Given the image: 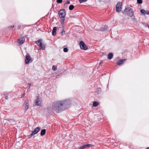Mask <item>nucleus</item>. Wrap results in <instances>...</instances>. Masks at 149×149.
Segmentation results:
<instances>
[{"label": "nucleus", "instance_id": "nucleus-31", "mask_svg": "<svg viewBox=\"0 0 149 149\" xmlns=\"http://www.w3.org/2000/svg\"><path fill=\"white\" fill-rule=\"evenodd\" d=\"M146 14L147 15H149V11L148 10L146 11Z\"/></svg>", "mask_w": 149, "mask_h": 149}, {"label": "nucleus", "instance_id": "nucleus-2", "mask_svg": "<svg viewBox=\"0 0 149 149\" xmlns=\"http://www.w3.org/2000/svg\"><path fill=\"white\" fill-rule=\"evenodd\" d=\"M124 11L125 12L127 13L129 15L130 17L133 16L134 13L132 9L128 7L125 8L124 10Z\"/></svg>", "mask_w": 149, "mask_h": 149}, {"label": "nucleus", "instance_id": "nucleus-28", "mask_svg": "<svg viewBox=\"0 0 149 149\" xmlns=\"http://www.w3.org/2000/svg\"><path fill=\"white\" fill-rule=\"evenodd\" d=\"M62 0H57L56 2L58 3H61L62 2Z\"/></svg>", "mask_w": 149, "mask_h": 149}, {"label": "nucleus", "instance_id": "nucleus-26", "mask_svg": "<svg viewBox=\"0 0 149 149\" xmlns=\"http://www.w3.org/2000/svg\"><path fill=\"white\" fill-rule=\"evenodd\" d=\"M87 0H79V1L80 3H82L83 2H86Z\"/></svg>", "mask_w": 149, "mask_h": 149}, {"label": "nucleus", "instance_id": "nucleus-14", "mask_svg": "<svg viewBox=\"0 0 149 149\" xmlns=\"http://www.w3.org/2000/svg\"><path fill=\"white\" fill-rule=\"evenodd\" d=\"M108 27L107 26H104L103 27L100 28V30L102 31H104L108 29Z\"/></svg>", "mask_w": 149, "mask_h": 149}, {"label": "nucleus", "instance_id": "nucleus-20", "mask_svg": "<svg viewBox=\"0 0 149 149\" xmlns=\"http://www.w3.org/2000/svg\"><path fill=\"white\" fill-rule=\"evenodd\" d=\"M99 103L98 102H97V101H94L93 104V106L94 107H96L98 106L99 105Z\"/></svg>", "mask_w": 149, "mask_h": 149}, {"label": "nucleus", "instance_id": "nucleus-32", "mask_svg": "<svg viewBox=\"0 0 149 149\" xmlns=\"http://www.w3.org/2000/svg\"><path fill=\"white\" fill-rule=\"evenodd\" d=\"M28 85L29 86V89L30 88V86H31V84L30 83H29L28 84Z\"/></svg>", "mask_w": 149, "mask_h": 149}, {"label": "nucleus", "instance_id": "nucleus-25", "mask_svg": "<svg viewBox=\"0 0 149 149\" xmlns=\"http://www.w3.org/2000/svg\"><path fill=\"white\" fill-rule=\"evenodd\" d=\"M57 69V67L54 65H53L52 67V70L54 71H56Z\"/></svg>", "mask_w": 149, "mask_h": 149}, {"label": "nucleus", "instance_id": "nucleus-7", "mask_svg": "<svg viewBox=\"0 0 149 149\" xmlns=\"http://www.w3.org/2000/svg\"><path fill=\"white\" fill-rule=\"evenodd\" d=\"M31 59V58L29 54L28 55H26L25 60V63L26 64L28 63Z\"/></svg>", "mask_w": 149, "mask_h": 149}, {"label": "nucleus", "instance_id": "nucleus-15", "mask_svg": "<svg viewBox=\"0 0 149 149\" xmlns=\"http://www.w3.org/2000/svg\"><path fill=\"white\" fill-rule=\"evenodd\" d=\"M108 27L107 26H104L103 27L100 28V30L102 31H104L108 29Z\"/></svg>", "mask_w": 149, "mask_h": 149}, {"label": "nucleus", "instance_id": "nucleus-30", "mask_svg": "<svg viewBox=\"0 0 149 149\" xmlns=\"http://www.w3.org/2000/svg\"><path fill=\"white\" fill-rule=\"evenodd\" d=\"M61 33L62 34H64L65 33V31L64 30H63L62 31Z\"/></svg>", "mask_w": 149, "mask_h": 149}, {"label": "nucleus", "instance_id": "nucleus-37", "mask_svg": "<svg viewBox=\"0 0 149 149\" xmlns=\"http://www.w3.org/2000/svg\"><path fill=\"white\" fill-rule=\"evenodd\" d=\"M101 63H100V64H101Z\"/></svg>", "mask_w": 149, "mask_h": 149}, {"label": "nucleus", "instance_id": "nucleus-13", "mask_svg": "<svg viewBox=\"0 0 149 149\" xmlns=\"http://www.w3.org/2000/svg\"><path fill=\"white\" fill-rule=\"evenodd\" d=\"M56 27H54L52 31V34L53 36H55L56 34Z\"/></svg>", "mask_w": 149, "mask_h": 149}, {"label": "nucleus", "instance_id": "nucleus-12", "mask_svg": "<svg viewBox=\"0 0 149 149\" xmlns=\"http://www.w3.org/2000/svg\"><path fill=\"white\" fill-rule=\"evenodd\" d=\"M125 60L123 59V60H119L117 63V64L119 65H120L122 64H123L124 62L125 61Z\"/></svg>", "mask_w": 149, "mask_h": 149}, {"label": "nucleus", "instance_id": "nucleus-3", "mask_svg": "<svg viewBox=\"0 0 149 149\" xmlns=\"http://www.w3.org/2000/svg\"><path fill=\"white\" fill-rule=\"evenodd\" d=\"M122 6V2H119L117 3L116 6V11L117 12H119L121 11Z\"/></svg>", "mask_w": 149, "mask_h": 149}, {"label": "nucleus", "instance_id": "nucleus-22", "mask_svg": "<svg viewBox=\"0 0 149 149\" xmlns=\"http://www.w3.org/2000/svg\"><path fill=\"white\" fill-rule=\"evenodd\" d=\"M70 3V1L69 0H67L66 2L64 4L63 6L67 7V6H66V4H69Z\"/></svg>", "mask_w": 149, "mask_h": 149}, {"label": "nucleus", "instance_id": "nucleus-27", "mask_svg": "<svg viewBox=\"0 0 149 149\" xmlns=\"http://www.w3.org/2000/svg\"><path fill=\"white\" fill-rule=\"evenodd\" d=\"M68 49L66 47L65 48L63 49V51L65 52H68Z\"/></svg>", "mask_w": 149, "mask_h": 149}, {"label": "nucleus", "instance_id": "nucleus-19", "mask_svg": "<svg viewBox=\"0 0 149 149\" xmlns=\"http://www.w3.org/2000/svg\"><path fill=\"white\" fill-rule=\"evenodd\" d=\"M42 40H39L36 42V43L38 46H39L42 43Z\"/></svg>", "mask_w": 149, "mask_h": 149}, {"label": "nucleus", "instance_id": "nucleus-4", "mask_svg": "<svg viewBox=\"0 0 149 149\" xmlns=\"http://www.w3.org/2000/svg\"><path fill=\"white\" fill-rule=\"evenodd\" d=\"M80 48L82 49L86 50L88 49V47L86 45L83 41H81L79 43Z\"/></svg>", "mask_w": 149, "mask_h": 149}, {"label": "nucleus", "instance_id": "nucleus-29", "mask_svg": "<svg viewBox=\"0 0 149 149\" xmlns=\"http://www.w3.org/2000/svg\"><path fill=\"white\" fill-rule=\"evenodd\" d=\"M137 2L138 3L141 4L142 3V0H137Z\"/></svg>", "mask_w": 149, "mask_h": 149}, {"label": "nucleus", "instance_id": "nucleus-36", "mask_svg": "<svg viewBox=\"0 0 149 149\" xmlns=\"http://www.w3.org/2000/svg\"><path fill=\"white\" fill-rule=\"evenodd\" d=\"M148 28L149 29V25L148 26Z\"/></svg>", "mask_w": 149, "mask_h": 149}, {"label": "nucleus", "instance_id": "nucleus-10", "mask_svg": "<svg viewBox=\"0 0 149 149\" xmlns=\"http://www.w3.org/2000/svg\"><path fill=\"white\" fill-rule=\"evenodd\" d=\"M29 101L28 100H25V109L26 110H27L29 108Z\"/></svg>", "mask_w": 149, "mask_h": 149}, {"label": "nucleus", "instance_id": "nucleus-5", "mask_svg": "<svg viewBox=\"0 0 149 149\" xmlns=\"http://www.w3.org/2000/svg\"><path fill=\"white\" fill-rule=\"evenodd\" d=\"M58 15L60 17H65L66 15L65 10L64 9L61 10L58 12Z\"/></svg>", "mask_w": 149, "mask_h": 149}, {"label": "nucleus", "instance_id": "nucleus-9", "mask_svg": "<svg viewBox=\"0 0 149 149\" xmlns=\"http://www.w3.org/2000/svg\"><path fill=\"white\" fill-rule=\"evenodd\" d=\"M92 145L90 144L84 145L82 146H81L79 148V149H84L86 148H89L92 146Z\"/></svg>", "mask_w": 149, "mask_h": 149}, {"label": "nucleus", "instance_id": "nucleus-24", "mask_svg": "<svg viewBox=\"0 0 149 149\" xmlns=\"http://www.w3.org/2000/svg\"><path fill=\"white\" fill-rule=\"evenodd\" d=\"M140 11L141 13L143 15H145V14H146V11L145 10L141 9Z\"/></svg>", "mask_w": 149, "mask_h": 149}, {"label": "nucleus", "instance_id": "nucleus-18", "mask_svg": "<svg viewBox=\"0 0 149 149\" xmlns=\"http://www.w3.org/2000/svg\"><path fill=\"white\" fill-rule=\"evenodd\" d=\"M113 54L112 53H111L109 54L108 55V58L109 59H111L113 57Z\"/></svg>", "mask_w": 149, "mask_h": 149}, {"label": "nucleus", "instance_id": "nucleus-33", "mask_svg": "<svg viewBox=\"0 0 149 149\" xmlns=\"http://www.w3.org/2000/svg\"><path fill=\"white\" fill-rule=\"evenodd\" d=\"M5 98L6 99H7L8 98V96H6L5 97Z\"/></svg>", "mask_w": 149, "mask_h": 149}, {"label": "nucleus", "instance_id": "nucleus-11", "mask_svg": "<svg viewBox=\"0 0 149 149\" xmlns=\"http://www.w3.org/2000/svg\"><path fill=\"white\" fill-rule=\"evenodd\" d=\"M19 43L20 44H23L25 41V38L24 37H21L19 38L18 39Z\"/></svg>", "mask_w": 149, "mask_h": 149}, {"label": "nucleus", "instance_id": "nucleus-17", "mask_svg": "<svg viewBox=\"0 0 149 149\" xmlns=\"http://www.w3.org/2000/svg\"><path fill=\"white\" fill-rule=\"evenodd\" d=\"M46 133V130L45 129L42 130L40 133V135L42 136L44 135Z\"/></svg>", "mask_w": 149, "mask_h": 149}, {"label": "nucleus", "instance_id": "nucleus-34", "mask_svg": "<svg viewBox=\"0 0 149 149\" xmlns=\"http://www.w3.org/2000/svg\"><path fill=\"white\" fill-rule=\"evenodd\" d=\"M14 26H11V28H14Z\"/></svg>", "mask_w": 149, "mask_h": 149}, {"label": "nucleus", "instance_id": "nucleus-6", "mask_svg": "<svg viewBox=\"0 0 149 149\" xmlns=\"http://www.w3.org/2000/svg\"><path fill=\"white\" fill-rule=\"evenodd\" d=\"M40 128L39 127H38L36 128L33 131H32L30 135V137L37 134L40 131Z\"/></svg>", "mask_w": 149, "mask_h": 149}, {"label": "nucleus", "instance_id": "nucleus-1", "mask_svg": "<svg viewBox=\"0 0 149 149\" xmlns=\"http://www.w3.org/2000/svg\"><path fill=\"white\" fill-rule=\"evenodd\" d=\"M70 103V101L69 100L56 101L53 103L49 110L59 113L62 110V107L63 106Z\"/></svg>", "mask_w": 149, "mask_h": 149}, {"label": "nucleus", "instance_id": "nucleus-23", "mask_svg": "<svg viewBox=\"0 0 149 149\" xmlns=\"http://www.w3.org/2000/svg\"><path fill=\"white\" fill-rule=\"evenodd\" d=\"M74 6L73 5H71L69 6V9L70 10H72L74 9Z\"/></svg>", "mask_w": 149, "mask_h": 149}, {"label": "nucleus", "instance_id": "nucleus-8", "mask_svg": "<svg viewBox=\"0 0 149 149\" xmlns=\"http://www.w3.org/2000/svg\"><path fill=\"white\" fill-rule=\"evenodd\" d=\"M35 104L37 106H41V100L38 97L36 99L35 102Z\"/></svg>", "mask_w": 149, "mask_h": 149}, {"label": "nucleus", "instance_id": "nucleus-16", "mask_svg": "<svg viewBox=\"0 0 149 149\" xmlns=\"http://www.w3.org/2000/svg\"><path fill=\"white\" fill-rule=\"evenodd\" d=\"M60 22L62 24H63L65 20V17H60Z\"/></svg>", "mask_w": 149, "mask_h": 149}, {"label": "nucleus", "instance_id": "nucleus-21", "mask_svg": "<svg viewBox=\"0 0 149 149\" xmlns=\"http://www.w3.org/2000/svg\"><path fill=\"white\" fill-rule=\"evenodd\" d=\"M40 47V49H43L45 48V45L44 44H42V43L41 44V45H40L39 46Z\"/></svg>", "mask_w": 149, "mask_h": 149}, {"label": "nucleus", "instance_id": "nucleus-35", "mask_svg": "<svg viewBox=\"0 0 149 149\" xmlns=\"http://www.w3.org/2000/svg\"><path fill=\"white\" fill-rule=\"evenodd\" d=\"M24 96V94L22 95L21 97H22L23 96Z\"/></svg>", "mask_w": 149, "mask_h": 149}]
</instances>
